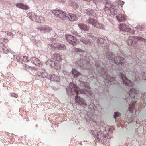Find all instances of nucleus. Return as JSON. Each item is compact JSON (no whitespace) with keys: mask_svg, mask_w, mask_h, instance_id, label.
Wrapping results in <instances>:
<instances>
[{"mask_svg":"<svg viewBox=\"0 0 146 146\" xmlns=\"http://www.w3.org/2000/svg\"><path fill=\"white\" fill-rule=\"evenodd\" d=\"M65 36L68 42L73 45H76L79 42L76 38L72 35L66 34Z\"/></svg>","mask_w":146,"mask_h":146,"instance_id":"obj_4","label":"nucleus"},{"mask_svg":"<svg viewBox=\"0 0 146 146\" xmlns=\"http://www.w3.org/2000/svg\"><path fill=\"white\" fill-rule=\"evenodd\" d=\"M85 13L90 16H94L96 15L91 9H88L85 10Z\"/></svg>","mask_w":146,"mask_h":146,"instance_id":"obj_18","label":"nucleus"},{"mask_svg":"<svg viewBox=\"0 0 146 146\" xmlns=\"http://www.w3.org/2000/svg\"><path fill=\"white\" fill-rule=\"evenodd\" d=\"M142 78L144 80H146V74H144V75H143Z\"/></svg>","mask_w":146,"mask_h":146,"instance_id":"obj_37","label":"nucleus"},{"mask_svg":"<svg viewBox=\"0 0 146 146\" xmlns=\"http://www.w3.org/2000/svg\"><path fill=\"white\" fill-rule=\"evenodd\" d=\"M119 27L120 30L123 31L129 32L130 30L129 27L125 24H120L119 26Z\"/></svg>","mask_w":146,"mask_h":146,"instance_id":"obj_8","label":"nucleus"},{"mask_svg":"<svg viewBox=\"0 0 146 146\" xmlns=\"http://www.w3.org/2000/svg\"><path fill=\"white\" fill-rule=\"evenodd\" d=\"M59 50H64L65 48V46L63 44H58L57 46Z\"/></svg>","mask_w":146,"mask_h":146,"instance_id":"obj_23","label":"nucleus"},{"mask_svg":"<svg viewBox=\"0 0 146 146\" xmlns=\"http://www.w3.org/2000/svg\"><path fill=\"white\" fill-rule=\"evenodd\" d=\"M134 39H135V38L132 36L130 37L129 38V39L127 40V42L129 46H132L133 44V40Z\"/></svg>","mask_w":146,"mask_h":146,"instance_id":"obj_21","label":"nucleus"},{"mask_svg":"<svg viewBox=\"0 0 146 146\" xmlns=\"http://www.w3.org/2000/svg\"><path fill=\"white\" fill-rule=\"evenodd\" d=\"M72 72V76L74 77H77L80 74V73L77 71L76 69H73Z\"/></svg>","mask_w":146,"mask_h":146,"instance_id":"obj_20","label":"nucleus"},{"mask_svg":"<svg viewBox=\"0 0 146 146\" xmlns=\"http://www.w3.org/2000/svg\"><path fill=\"white\" fill-rule=\"evenodd\" d=\"M11 96L13 97H14L15 98H17L18 97L17 95L15 93H13L11 94Z\"/></svg>","mask_w":146,"mask_h":146,"instance_id":"obj_36","label":"nucleus"},{"mask_svg":"<svg viewBox=\"0 0 146 146\" xmlns=\"http://www.w3.org/2000/svg\"><path fill=\"white\" fill-rule=\"evenodd\" d=\"M23 68H24L26 70H27L28 69L30 68V67L29 66L26 64L23 65Z\"/></svg>","mask_w":146,"mask_h":146,"instance_id":"obj_28","label":"nucleus"},{"mask_svg":"<svg viewBox=\"0 0 146 146\" xmlns=\"http://www.w3.org/2000/svg\"><path fill=\"white\" fill-rule=\"evenodd\" d=\"M100 134V135H103L101 133H100V132H99L98 133H97V135H95V136L97 138H98L99 139H101V137H100L99 135Z\"/></svg>","mask_w":146,"mask_h":146,"instance_id":"obj_34","label":"nucleus"},{"mask_svg":"<svg viewBox=\"0 0 146 146\" xmlns=\"http://www.w3.org/2000/svg\"><path fill=\"white\" fill-rule=\"evenodd\" d=\"M28 58L26 56H23V60L25 62H27L28 61Z\"/></svg>","mask_w":146,"mask_h":146,"instance_id":"obj_31","label":"nucleus"},{"mask_svg":"<svg viewBox=\"0 0 146 146\" xmlns=\"http://www.w3.org/2000/svg\"><path fill=\"white\" fill-rule=\"evenodd\" d=\"M80 64L78 63V64L80 66H82L83 65H84V64L85 62V61L84 60H80Z\"/></svg>","mask_w":146,"mask_h":146,"instance_id":"obj_30","label":"nucleus"},{"mask_svg":"<svg viewBox=\"0 0 146 146\" xmlns=\"http://www.w3.org/2000/svg\"><path fill=\"white\" fill-rule=\"evenodd\" d=\"M117 19L119 21H124L126 20L125 16L123 14H119L116 17Z\"/></svg>","mask_w":146,"mask_h":146,"instance_id":"obj_16","label":"nucleus"},{"mask_svg":"<svg viewBox=\"0 0 146 146\" xmlns=\"http://www.w3.org/2000/svg\"><path fill=\"white\" fill-rule=\"evenodd\" d=\"M16 6L18 8L24 10H27L29 8V7L28 5L22 3H17Z\"/></svg>","mask_w":146,"mask_h":146,"instance_id":"obj_14","label":"nucleus"},{"mask_svg":"<svg viewBox=\"0 0 146 146\" xmlns=\"http://www.w3.org/2000/svg\"><path fill=\"white\" fill-rule=\"evenodd\" d=\"M78 26L81 29L83 30L84 31H87L89 29V27L83 23L78 24Z\"/></svg>","mask_w":146,"mask_h":146,"instance_id":"obj_17","label":"nucleus"},{"mask_svg":"<svg viewBox=\"0 0 146 146\" xmlns=\"http://www.w3.org/2000/svg\"><path fill=\"white\" fill-rule=\"evenodd\" d=\"M105 11L106 13L107 14H109L110 13V15L114 16L116 13V8L114 5H111L109 9L107 8H106L105 9Z\"/></svg>","mask_w":146,"mask_h":146,"instance_id":"obj_5","label":"nucleus"},{"mask_svg":"<svg viewBox=\"0 0 146 146\" xmlns=\"http://www.w3.org/2000/svg\"><path fill=\"white\" fill-rule=\"evenodd\" d=\"M104 40L102 38L98 37L97 40V42L99 44H101L102 42L103 43Z\"/></svg>","mask_w":146,"mask_h":146,"instance_id":"obj_25","label":"nucleus"},{"mask_svg":"<svg viewBox=\"0 0 146 146\" xmlns=\"http://www.w3.org/2000/svg\"><path fill=\"white\" fill-rule=\"evenodd\" d=\"M106 57L110 60H112L114 59L115 56L111 52H108L106 54Z\"/></svg>","mask_w":146,"mask_h":146,"instance_id":"obj_19","label":"nucleus"},{"mask_svg":"<svg viewBox=\"0 0 146 146\" xmlns=\"http://www.w3.org/2000/svg\"><path fill=\"white\" fill-rule=\"evenodd\" d=\"M52 58L54 60L60 61L62 60L61 56L59 53L55 54L52 56Z\"/></svg>","mask_w":146,"mask_h":146,"instance_id":"obj_12","label":"nucleus"},{"mask_svg":"<svg viewBox=\"0 0 146 146\" xmlns=\"http://www.w3.org/2000/svg\"><path fill=\"white\" fill-rule=\"evenodd\" d=\"M114 62L115 63L119 64H124L125 62V59L122 57L118 56L114 59Z\"/></svg>","mask_w":146,"mask_h":146,"instance_id":"obj_9","label":"nucleus"},{"mask_svg":"<svg viewBox=\"0 0 146 146\" xmlns=\"http://www.w3.org/2000/svg\"><path fill=\"white\" fill-rule=\"evenodd\" d=\"M84 86L86 88L88 89V90H80L75 84L73 85L72 89H71V91L73 90L75 92V94L77 95L76 96L75 100L76 102L79 104L81 105L86 106L87 103L85 100L80 97H79L77 95L79 94H88L91 95L92 93L90 90V87L89 86V83L87 82H85L84 84Z\"/></svg>","mask_w":146,"mask_h":146,"instance_id":"obj_1","label":"nucleus"},{"mask_svg":"<svg viewBox=\"0 0 146 146\" xmlns=\"http://www.w3.org/2000/svg\"><path fill=\"white\" fill-rule=\"evenodd\" d=\"M80 41L84 43L85 44H90L91 42L90 40L88 39L87 40H85L84 38H82L80 39Z\"/></svg>","mask_w":146,"mask_h":146,"instance_id":"obj_22","label":"nucleus"},{"mask_svg":"<svg viewBox=\"0 0 146 146\" xmlns=\"http://www.w3.org/2000/svg\"><path fill=\"white\" fill-rule=\"evenodd\" d=\"M30 60L33 63L37 66L41 67L42 66V64H41L40 61L38 58L35 57L31 58Z\"/></svg>","mask_w":146,"mask_h":146,"instance_id":"obj_7","label":"nucleus"},{"mask_svg":"<svg viewBox=\"0 0 146 146\" xmlns=\"http://www.w3.org/2000/svg\"><path fill=\"white\" fill-rule=\"evenodd\" d=\"M120 115V114L118 112H115V114L114 118H116L117 117H119Z\"/></svg>","mask_w":146,"mask_h":146,"instance_id":"obj_32","label":"nucleus"},{"mask_svg":"<svg viewBox=\"0 0 146 146\" xmlns=\"http://www.w3.org/2000/svg\"><path fill=\"white\" fill-rule=\"evenodd\" d=\"M52 12L56 16L59 17L61 19L63 20L67 19V13L63 11L62 10L57 9L53 10Z\"/></svg>","mask_w":146,"mask_h":146,"instance_id":"obj_2","label":"nucleus"},{"mask_svg":"<svg viewBox=\"0 0 146 146\" xmlns=\"http://www.w3.org/2000/svg\"><path fill=\"white\" fill-rule=\"evenodd\" d=\"M87 21L89 23L91 24L94 27L102 29H104V26L102 24H99L96 20L90 18L87 19Z\"/></svg>","mask_w":146,"mask_h":146,"instance_id":"obj_3","label":"nucleus"},{"mask_svg":"<svg viewBox=\"0 0 146 146\" xmlns=\"http://www.w3.org/2000/svg\"><path fill=\"white\" fill-rule=\"evenodd\" d=\"M101 71H100L98 72L99 73L101 74H103L104 73L105 75L106 76V77L105 78H106L108 81L111 82L115 80V79L114 78H113L111 77L110 76H108L107 75L106 72L104 71V69L103 68H101Z\"/></svg>","mask_w":146,"mask_h":146,"instance_id":"obj_10","label":"nucleus"},{"mask_svg":"<svg viewBox=\"0 0 146 146\" xmlns=\"http://www.w3.org/2000/svg\"><path fill=\"white\" fill-rule=\"evenodd\" d=\"M41 18H42V17L38 16H36L35 18L36 21L38 23H41Z\"/></svg>","mask_w":146,"mask_h":146,"instance_id":"obj_24","label":"nucleus"},{"mask_svg":"<svg viewBox=\"0 0 146 146\" xmlns=\"http://www.w3.org/2000/svg\"><path fill=\"white\" fill-rule=\"evenodd\" d=\"M94 36H93V35L91 34H90L89 35V38H93V37Z\"/></svg>","mask_w":146,"mask_h":146,"instance_id":"obj_38","label":"nucleus"},{"mask_svg":"<svg viewBox=\"0 0 146 146\" xmlns=\"http://www.w3.org/2000/svg\"><path fill=\"white\" fill-rule=\"evenodd\" d=\"M138 40L142 41L143 42H146V40L145 39L143 38L142 37H139L138 38Z\"/></svg>","mask_w":146,"mask_h":146,"instance_id":"obj_35","label":"nucleus"},{"mask_svg":"<svg viewBox=\"0 0 146 146\" xmlns=\"http://www.w3.org/2000/svg\"><path fill=\"white\" fill-rule=\"evenodd\" d=\"M137 91L134 88L130 89L129 92V94L130 96L132 98H134L136 94H137Z\"/></svg>","mask_w":146,"mask_h":146,"instance_id":"obj_13","label":"nucleus"},{"mask_svg":"<svg viewBox=\"0 0 146 146\" xmlns=\"http://www.w3.org/2000/svg\"><path fill=\"white\" fill-rule=\"evenodd\" d=\"M137 31H139V30L140 29H141V27H137Z\"/></svg>","mask_w":146,"mask_h":146,"instance_id":"obj_39","label":"nucleus"},{"mask_svg":"<svg viewBox=\"0 0 146 146\" xmlns=\"http://www.w3.org/2000/svg\"><path fill=\"white\" fill-rule=\"evenodd\" d=\"M3 50L5 54H7L9 52L7 48L5 46L3 48Z\"/></svg>","mask_w":146,"mask_h":146,"instance_id":"obj_27","label":"nucleus"},{"mask_svg":"<svg viewBox=\"0 0 146 146\" xmlns=\"http://www.w3.org/2000/svg\"><path fill=\"white\" fill-rule=\"evenodd\" d=\"M54 68L56 69H59L61 68L60 64L58 63H54Z\"/></svg>","mask_w":146,"mask_h":146,"instance_id":"obj_26","label":"nucleus"},{"mask_svg":"<svg viewBox=\"0 0 146 146\" xmlns=\"http://www.w3.org/2000/svg\"><path fill=\"white\" fill-rule=\"evenodd\" d=\"M134 73L135 75V76H137V75H138V77L139 78H141V75H139V73L137 72H136V70H135L134 72Z\"/></svg>","mask_w":146,"mask_h":146,"instance_id":"obj_29","label":"nucleus"},{"mask_svg":"<svg viewBox=\"0 0 146 146\" xmlns=\"http://www.w3.org/2000/svg\"><path fill=\"white\" fill-rule=\"evenodd\" d=\"M92 39L93 40H95L96 39V37L95 36H93V38H92Z\"/></svg>","mask_w":146,"mask_h":146,"instance_id":"obj_40","label":"nucleus"},{"mask_svg":"<svg viewBox=\"0 0 146 146\" xmlns=\"http://www.w3.org/2000/svg\"><path fill=\"white\" fill-rule=\"evenodd\" d=\"M136 103V102H131V103L129 106V110L131 114L133 112L134 110L135 109L134 106ZM131 115H132L131 114Z\"/></svg>","mask_w":146,"mask_h":146,"instance_id":"obj_15","label":"nucleus"},{"mask_svg":"<svg viewBox=\"0 0 146 146\" xmlns=\"http://www.w3.org/2000/svg\"><path fill=\"white\" fill-rule=\"evenodd\" d=\"M7 39L6 38H5L4 39V40H6Z\"/></svg>","mask_w":146,"mask_h":146,"instance_id":"obj_42","label":"nucleus"},{"mask_svg":"<svg viewBox=\"0 0 146 146\" xmlns=\"http://www.w3.org/2000/svg\"><path fill=\"white\" fill-rule=\"evenodd\" d=\"M82 50L80 49H78V51L79 52H81L82 51Z\"/></svg>","mask_w":146,"mask_h":146,"instance_id":"obj_41","label":"nucleus"},{"mask_svg":"<svg viewBox=\"0 0 146 146\" xmlns=\"http://www.w3.org/2000/svg\"><path fill=\"white\" fill-rule=\"evenodd\" d=\"M72 34L77 36L80 37V35L75 31H73Z\"/></svg>","mask_w":146,"mask_h":146,"instance_id":"obj_33","label":"nucleus"},{"mask_svg":"<svg viewBox=\"0 0 146 146\" xmlns=\"http://www.w3.org/2000/svg\"><path fill=\"white\" fill-rule=\"evenodd\" d=\"M120 76H121L123 82L124 84L129 86H133L134 85V84L129 80L125 76L124 74H123L122 73H120Z\"/></svg>","mask_w":146,"mask_h":146,"instance_id":"obj_6","label":"nucleus"},{"mask_svg":"<svg viewBox=\"0 0 146 146\" xmlns=\"http://www.w3.org/2000/svg\"><path fill=\"white\" fill-rule=\"evenodd\" d=\"M67 19H69L71 21H76L78 19V17L75 15L73 14H70L67 13Z\"/></svg>","mask_w":146,"mask_h":146,"instance_id":"obj_11","label":"nucleus"}]
</instances>
